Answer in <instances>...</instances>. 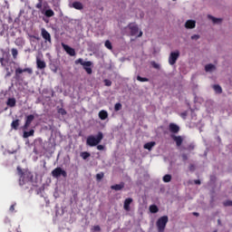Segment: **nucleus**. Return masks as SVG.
I'll list each match as a JSON object with an SVG mask.
<instances>
[{
    "label": "nucleus",
    "instance_id": "nucleus-1",
    "mask_svg": "<svg viewBox=\"0 0 232 232\" xmlns=\"http://www.w3.org/2000/svg\"><path fill=\"white\" fill-rule=\"evenodd\" d=\"M104 139V134H102V131H99L96 136L90 135L87 137L86 144L87 146H90L91 148H94V146H98V144H101V141Z\"/></svg>",
    "mask_w": 232,
    "mask_h": 232
},
{
    "label": "nucleus",
    "instance_id": "nucleus-2",
    "mask_svg": "<svg viewBox=\"0 0 232 232\" xmlns=\"http://www.w3.org/2000/svg\"><path fill=\"white\" fill-rule=\"evenodd\" d=\"M127 28H129L132 37H142V31L139 30V25H137V24L130 23L128 24Z\"/></svg>",
    "mask_w": 232,
    "mask_h": 232
},
{
    "label": "nucleus",
    "instance_id": "nucleus-3",
    "mask_svg": "<svg viewBox=\"0 0 232 232\" xmlns=\"http://www.w3.org/2000/svg\"><path fill=\"white\" fill-rule=\"evenodd\" d=\"M168 222H169L168 216L160 217L156 222L158 232H164L166 229V226L168 225Z\"/></svg>",
    "mask_w": 232,
    "mask_h": 232
},
{
    "label": "nucleus",
    "instance_id": "nucleus-4",
    "mask_svg": "<svg viewBox=\"0 0 232 232\" xmlns=\"http://www.w3.org/2000/svg\"><path fill=\"white\" fill-rule=\"evenodd\" d=\"M52 177L54 179H59V177L66 179V177H68V173H66V170L63 169L61 167H58L52 171Z\"/></svg>",
    "mask_w": 232,
    "mask_h": 232
},
{
    "label": "nucleus",
    "instance_id": "nucleus-5",
    "mask_svg": "<svg viewBox=\"0 0 232 232\" xmlns=\"http://www.w3.org/2000/svg\"><path fill=\"white\" fill-rule=\"evenodd\" d=\"M179 57H180V52H171L169 57V64H170V66L176 64L177 61L179 60Z\"/></svg>",
    "mask_w": 232,
    "mask_h": 232
},
{
    "label": "nucleus",
    "instance_id": "nucleus-6",
    "mask_svg": "<svg viewBox=\"0 0 232 232\" xmlns=\"http://www.w3.org/2000/svg\"><path fill=\"white\" fill-rule=\"evenodd\" d=\"M24 72L29 73V75H32V73H34V71L32 70V68H24V69L17 68L15 70L16 79H19V75H21V73H24Z\"/></svg>",
    "mask_w": 232,
    "mask_h": 232
},
{
    "label": "nucleus",
    "instance_id": "nucleus-7",
    "mask_svg": "<svg viewBox=\"0 0 232 232\" xmlns=\"http://www.w3.org/2000/svg\"><path fill=\"white\" fill-rule=\"evenodd\" d=\"M62 47L66 52V53H68V55H71V57H75V49L70 47L69 45L65 44L64 43H62Z\"/></svg>",
    "mask_w": 232,
    "mask_h": 232
},
{
    "label": "nucleus",
    "instance_id": "nucleus-8",
    "mask_svg": "<svg viewBox=\"0 0 232 232\" xmlns=\"http://www.w3.org/2000/svg\"><path fill=\"white\" fill-rule=\"evenodd\" d=\"M170 138L172 139V140H174V142H176V146H178V148H180V146H182V142H184V139L182 138V136L171 134Z\"/></svg>",
    "mask_w": 232,
    "mask_h": 232
},
{
    "label": "nucleus",
    "instance_id": "nucleus-9",
    "mask_svg": "<svg viewBox=\"0 0 232 232\" xmlns=\"http://www.w3.org/2000/svg\"><path fill=\"white\" fill-rule=\"evenodd\" d=\"M133 203V198H127L124 202H123V209L125 211H131V208L130 206H131V204Z\"/></svg>",
    "mask_w": 232,
    "mask_h": 232
},
{
    "label": "nucleus",
    "instance_id": "nucleus-10",
    "mask_svg": "<svg viewBox=\"0 0 232 232\" xmlns=\"http://www.w3.org/2000/svg\"><path fill=\"white\" fill-rule=\"evenodd\" d=\"M34 119H35V116L34 114L28 115L25 118V123L23 127V130H27L28 128H30V124H32V122H34Z\"/></svg>",
    "mask_w": 232,
    "mask_h": 232
},
{
    "label": "nucleus",
    "instance_id": "nucleus-11",
    "mask_svg": "<svg viewBox=\"0 0 232 232\" xmlns=\"http://www.w3.org/2000/svg\"><path fill=\"white\" fill-rule=\"evenodd\" d=\"M42 37L43 39H44L45 43H52V35L50 34V33H48V31H46V29L42 28Z\"/></svg>",
    "mask_w": 232,
    "mask_h": 232
},
{
    "label": "nucleus",
    "instance_id": "nucleus-12",
    "mask_svg": "<svg viewBox=\"0 0 232 232\" xmlns=\"http://www.w3.org/2000/svg\"><path fill=\"white\" fill-rule=\"evenodd\" d=\"M169 130L170 131V133H179V131H180V127L176 123H169Z\"/></svg>",
    "mask_w": 232,
    "mask_h": 232
},
{
    "label": "nucleus",
    "instance_id": "nucleus-13",
    "mask_svg": "<svg viewBox=\"0 0 232 232\" xmlns=\"http://www.w3.org/2000/svg\"><path fill=\"white\" fill-rule=\"evenodd\" d=\"M75 64H81L82 66H92V62H84V60H82V58H79L78 60L75 61Z\"/></svg>",
    "mask_w": 232,
    "mask_h": 232
},
{
    "label": "nucleus",
    "instance_id": "nucleus-14",
    "mask_svg": "<svg viewBox=\"0 0 232 232\" xmlns=\"http://www.w3.org/2000/svg\"><path fill=\"white\" fill-rule=\"evenodd\" d=\"M36 66L39 70H44L46 68V63L39 58L36 59Z\"/></svg>",
    "mask_w": 232,
    "mask_h": 232
},
{
    "label": "nucleus",
    "instance_id": "nucleus-15",
    "mask_svg": "<svg viewBox=\"0 0 232 232\" xmlns=\"http://www.w3.org/2000/svg\"><path fill=\"white\" fill-rule=\"evenodd\" d=\"M195 26H197V22H195V20H188L185 24V27L190 30L195 28Z\"/></svg>",
    "mask_w": 232,
    "mask_h": 232
},
{
    "label": "nucleus",
    "instance_id": "nucleus-16",
    "mask_svg": "<svg viewBox=\"0 0 232 232\" xmlns=\"http://www.w3.org/2000/svg\"><path fill=\"white\" fill-rule=\"evenodd\" d=\"M156 144L157 143L155 141L147 142L144 144L143 148L144 150H148L149 151H151V150H153Z\"/></svg>",
    "mask_w": 232,
    "mask_h": 232
},
{
    "label": "nucleus",
    "instance_id": "nucleus-17",
    "mask_svg": "<svg viewBox=\"0 0 232 232\" xmlns=\"http://www.w3.org/2000/svg\"><path fill=\"white\" fill-rule=\"evenodd\" d=\"M72 8H74L75 10H82L84 8V5H82V3L81 2H73L72 4Z\"/></svg>",
    "mask_w": 232,
    "mask_h": 232
},
{
    "label": "nucleus",
    "instance_id": "nucleus-18",
    "mask_svg": "<svg viewBox=\"0 0 232 232\" xmlns=\"http://www.w3.org/2000/svg\"><path fill=\"white\" fill-rule=\"evenodd\" d=\"M123 188L124 182H121L120 184L112 185L111 189H114V191H121V189H123Z\"/></svg>",
    "mask_w": 232,
    "mask_h": 232
},
{
    "label": "nucleus",
    "instance_id": "nucleus-19",
    "mask_svg": "<svg viewBox=\"0 0 232 232\" xmlns=\"http://www.w3.org/2000/svg\"><path fill=\"white\" fill-rule=\"evenodd\" d=\"M99 118L101 119V121H106V119H108V111H106L105 110L100 111Z\"/></svg>",
    "mask_w": 232,
    "mask_h": 232
},
{
    "label": "nucleus",
    "instance_id": "nucleus-20",
    "mask_svg": "<svg viewBox=\"0 0 232 232\" xmlns=\"http://www.w3.org/2000/svg\"><path fill=\"white\" fill-rule=\"evenodd\" d=\"M35 130L34 129L30 130L29 131L24 130L23 137L24 139H28V137H34Z\"/></svg>",
    "mask_w": 232,
    "mask_h": 232
},
{
    "label": "nucleus",
    "instance_id": "nucleus-21",
    "mask_svg": "<svg viewBox=\"0 0 232 232\" xmlns=\"http://www.w3.org/2000/svg\"><path fill=\"white\" fill-rule=\"evenodd\" d=\"M208 19H211L214 24H219V23H222V18H217L212 15H208Z\"/></svg>",
    "mask_w": 232,
    "mask_h": 232
},
{
    "label": "nucleus",
    "instance_id": "nucleus-22",
    "mask_svg": "<svg viewBox=\"0 0 232 232\" xmlns=\"http://www.w3.org/2000/svg\"><path fill=\"white\" fill-rule=\"evenodd\" d=\"M80 157H82L83 160H86L87 159H90V157H92V154H90V152L88 151H82L80 153Z\"/></svg>",
    "mask_w": 232,
    "mask_h": 232
},
{
    "label": "nucleus",
    "instance_id": "nucleus-23",
    "mask_svg": "<svg viewBox=\"0 0 232 232\" xmlns=\"http://www.w3.org/2000/svg\"><path fill=\"white\" fill-rule=\"evenodd\" d=\"M19 122H20L19 120L13 121L12 123H11V128L13 130H19Z\"/></svg>",
    "mask_w": 232,
    "mask_h": 232
},
{
    "label": "nucleus",
    "instance_id": "nucleus-24",
    "mask_svg": "<svg viewBox=\"0 0 232 232\" xmlns=\"http://www.w3.org/2000/svg\"><path fill=\"white\" fill-rule=\"evenodd\" d=\"M44 15H45V17H53L55 15V13L52 9H47L44 12Z\"/></svg>",
    "mask_w": 232,
    "mask_h": 232
},
{
    "label": "nucleus",
    "instance_id": "nucleus-25",
    "mask_svg": "<svg viewBox=\"0 0 232 232\" xmlns=\"http://www.w3.org/2000/svg\"><path fill=\"white\" fill-rule=\"evenodd\" d=\"M15 98H9L7 100V106H10V108H14L15 106Z\"/></svg>",
    "mask_w": 232,
    "mask_h": 232
},
{
    "label": "nucleus",
    "instance_id": "nucleus-26",
    "mask_svg": "<svg viewBox=\"0 0 232 232\" xmlns=\"http://www.w3.org/2000/svg\"><path fill=\"white\" fill-rule=\"evenodd\" d=\"M149 209L150 213H159V207L157 205H150Z\"/></svg>",
    "mask_w": 232,
    "mask_h": 232
},
{
    "label": "nucleus",
    "instance_id": "nucleus-27",
    "mask_svg": "<svg viewBox=\"0 0 232 232\" xmlns=\"http://www.w3.org/2000/svg\"><path fill=\"white\" fill-rule=\"evenodd\" d=\"M216 67L212 63H208L205 66V72H212V70H215Z\"/></svg>",
    "mask_w": 232,
    "mask_h": 232
},
{
    "label": "nucleus",
    "instance_id": "nucleus-28",
    "mask_svg": "<svg viewBox=\"0 0 232 232\" xmlns=\"http://www.w3.org/2000/svg\"><path fill=\"white\" fill-rule=\"evenodd\" d=\"M213 90L217 92V93H222V87L218 84H215L213 85Z\"/></svg>",
    "mask_w": 232,
    "mask_h": 232
},
{
    "label": "nucleus",
    "instance_id": "nucleus-29",
    "mask_svg": "<svg viewBox=\"0 0 232 232\" xmlns=\"http://www.w3.org/2000/svg\"><path fill=\"white\" fill-rule=\"evenodd\" d=\"M104 46L108 50H113V45L111 44V42H110V40L105 41Z\"/></svg>",
    "mask_w": 232,
    "mask_h": 232
},
{
    "label": "nucleus",
    "instance_id": "nucleus-30",
    "mask_svg": "<svg viewBox=\"0 0 232 232\" xmlns=\"http://www.w3.org/2000/svg\"><path fill=\"white\" fill-rule=\"evenodd\" d=\"M104 179V172H100L96 174V180L97 182H101Z\"/></svg>",
    "mask_w": 232,
    "mask_h": 232
},
{
    "label": "nucleus",
    "instance_id": "nucleus-31",
    "mask_svg": "<svg viewBox=\"0 0 232 232\" xmlns=\"http://www.w3.org/2000/svg\"><path fill=\"white\" fill-rule=\"evenodd\" d=\"M11 53H12L14 59H17V55H19V52L17 51V49L13 48L11 50Z\"/></svg>",
    "mask_w": 232,
    "mask_h": 232
},
{
    "label": "nucleus",
    "instance_id": "nucleus-32",
    "mask_svg": "<svg viewBox=\"0 0 232 232\" xmlns=\"http://www.w3.org/2000/svg\"><path fill=\"white\" fill-rule=\"evenodd\" d=\"M137 81H139L140 82H150V79H148V78H143V77H141L140 75H138V76H137Z\"/></svg>",
    "mask_w": 232,
    "mask_h": 232
},
{
    "label": "nucleus",
    "instance_id": "nucleus-33",
    "mask_svg": "<svg viewBox=\"0 0 232 232\" xmlns=\"http://www.w3.org/2000/svg\"><path fill=\"white\" fill-rule=\"evenodd\" d=\"M122 110V104L121 102H118L114 105V111H121Z\"/></svg>",
    "mask_w": 232,
    "mask_h": 232
},
{
    "label": "nucleus",
    "instance_id": "nucleus-34",
    "mask_svg": "<svg viewBox=\"0 0 232 232\" xmlns=\"http://www.w3.org/2000/svg\"><path fill=\"white\" fill-rule=\"evenodd\" d=\"M163 182H171V175L166 174V175L163 177Z\"/></svg>",
    "mask_w": 232,
    "mask_h": 232
},
{
    "label": "nucleus",
    "instance_id": "nucleus-35",
    "mask_svg": "<svg viewBox=\"0 0 232 232\" xmlns=\"http://www.w3.org/2000/svg\"><path fill=\"white\" fill-rule=\"evenodd\" d=\"M83 70H85V72H87L88 75H92V70L90 66H84Z\"/></svg>",
    "mask_w": 232,
    "mask_h": 232
},
{
    "label": "nucleus",
    "instance_id": "nucleus-36",
    "mask_svg": "<svg viewBox=\"0 0 232 232\" xmlns=\"http://www.w3.org/2000/svg\"><path fill=\"white\" fill-rule=\"evenodd\" d=\"M223 206H225V208H232V201L231 200H227L223 202Z\"/></svg>",
    "mask_w": 232,
    "mask_h": 232
},
{
    "label": "nucleus",
    "instance_id": "nucleus-37",
    "mask_svg": "<svg viewBox=\"0 0 232 232\" xmlns=\"http://www.w3.org/2000/svg\"><path fill=\"white\" fill-rule=\"evenodd\" d=\"M151 66L155 68L156 70H160V65L155 62L151 63Z\"/></svg>",
    "mask_w": 232,
    "mask_h": 232
},
{
    "label": "nucleus",
    "instance_id": "nucleus-38",
    "mask_svg": "<svg viewBox=\"0 0 232 232\" xmlns=\"http://www.w3.org/2000/svg\"><path fill=\"white\" fill-rule=\"evenodd\" d=\"M58 113H60V115H66V110L60 108L58 109Z\"/></svg>",
    "mask_w": 232,
    "mask_h": 232
},
{
    "label": "nucleus",
    "instance_id": "nucleus-39",
    "mask_svg": "<svg viewBox=\"0 0 232 232\" xmlns=\"http://www.w3.org/2000/svg\"><path fill=\"white\" fill-rule=\"evenodd\" d=\"M192 41H198L200 39V35L198 34H194L191 36Z\"/></svg>",
    "mask_w": 232,
    "mask_h": 232
},
{
    "label": "nucleus",
    "instance_id": "nucleus-40",
    "mask_svg": "<svg viewBox=\"0 0 232 232\" xmlns=\"http://www.w3.org/2000/svg\"><path fill=\"white\" fill-rule=\"evenodd\" d=\"M103 82H104L105 86H111V81H110V80H108V79H105V80L103 81Z\"/></svg>",
    "mask_w": 232,
    "mask_h": 232
},
{
    "label": "nucleus",
    "instance_id": "nucleus-41",
    "mask_svg": "<svg viewBox=\"0 0 232 232\" xmlns=\"http://www.w3.org/2000/svg\"><path fill=\"white\" fill-rule=\"evenodd\" d=\"M12 73H14V70L7 71V72H6V74H5V78H7V77H12Z\"/></svg>",
    "mask_w": 232,
    "mask_h": 232
},
{
    "label": "nucleus",
    "instance_id": "nucleus-42",
    "mask_svg": "<svg viewBox=\"0 0 232 232\" xmlns=\"http://www.w3.org/2000/svg\"><path fill=\"white\" fill-rule=\"evenodd\" d=\"M181 159H182V160H183L184 162H186V160H188V154L183 153V154L181 155Z\"/></svg>",
    "mask_w": 232,
    "mask_h": 232
},
{
    "label": "nucleus",
    "instance_id": "nucleus-43",
    "mask_svg": "<svg viewBox=\"0 0 232 232\" xmlns=\"http://www.w3.org/2000/svg\"><path fill=\"white\" fill-rule=\"evenodd\" d=\"M24 185V177L23 175L20 177V186Z\"/></svg>",
    "mask_w": 232,
    "mask_h": 232
},
{
    "label": "nucleus",
    "instance_id": "nucleus-44",
    "mask_svg": "<svg viewBox=\"0 0 232 232\" xmlns=\"http://www.w3.org/2000/svg\"><path fill=\"white\" fill-rule=\"evenodd\" d=\"M188 169H189V171H195V165L194 164H190L188 166Z\"/></svg>",
    "mask_w": 232,
    "mask_h": 232
},
{
    "label": "nucleus",
    "instance_id": "nucleus-45",
    "mask_svg": "<svg viewBox=\"0 0 232 232\" xmlns=\"http://www.w3.org/2000/svg\"><path fill=\"white\" fill-rule=\"evenodd\" d=\"M96 146H97V150H99V151H102L104 150L103 145H96Z\"/></svg>",
    "mask_w": 232,
    "mask_h": 232
},
{
    "label": "nucleus",
    "instance_id": "nucleus-46",
    "mask_svg": "<svg viewBox=\"0 0 232 232\" xmlns=\"http://www.w3.org/2000/svg\"><path fill=\"white\" fill-rule=\"evenodd\" d=\"M93 231H101V227L99 225L94 226Z\"/></svg>",
    "mask_w": 232,
    "mask_h": 232
},
{
    "label": "nucleus",
    "instance_id": "nucleus-47",
    "mask_svg": "<svg viewBox=\"0 0 232 232\" xmlns=\"http://www.w3.org/2000/svg\"><path fill=\"white\" fill-rule=\"evenodd\" d=\"M0 63H1V65L5 67L6 64H5V58H0Z\"/></svg>",
    "mask_w": 232,
    "mask_h": 232
},
{
    "label": "nucleus",
    "instance_id": "nucleus-48",
    "mask_svg": "<svg viewBox=\"0 0 232 232\" xmlns=\"http://www.w3.org/2000/svg\"><path fill=\"white\" fill-rule=\"evenodd\" d=\"M10 211L11 212H14V211H15V204H14V205H11V207H10Z\"/></svg>",
    "mask_w": 232,
    "mask_h": 232
},
{
    "label": "nucleus",
    "instance_id": "nucleus-49",
    "mask_svg": "<svg viewBox=\"0 0 232 232\" xmlns=\"http://www.w3.org/2000/svg\"><path fill=\"white\" fill-rule=\"evenodd\" d=\"M36 8H38V9H41V8H43V3H38L37 5H36Z\"/></svg>",
    "mask_w": 232,
    "mask_h": 232
},
{
    "label": "nucleus",
    "instance_id": "nucleus-50",
    "mask_svg": "<svg viewBox=\"0 0 232 232\" xmlns=\"http://www.w3.org/2000/svg\"><path fill=\"white\" fill-rule=\"evenodd\" d=\"M194 184L200 186V184H201L200 179L194 180Z\"/></svg>",
    "mask_w": 232,
    "mask_h": 232
},
{
    "label": "nucleus",
    "instance_id": "nucleus-51",
    "mask_svg": "<svg viewBox=\"0 0 232 232\" xmlns=\"http://www.w3.org/2000/svg\"><path fill=\"white\" fill-rule=\"evenodd\" d=\"M187 116H188V113H186V112H182L181 113L182 119H186Z\"/></svg>",
    "mask_w": 232,
    "mask_h": 232
},
{
    "label": "nucleus",
    "instance_id": "nucleus-52",
    "mask_svg": "<svg viewBox=\"0 0 232 232\" xmlns=\"http://www.w3.org/2000/svg\"><path fill=\"white\" fill-rule=\"evenodd\" d=\"M193 215L195 216V217H198V212H193Z\"/></svg>",
    "mask_w": 232,
    "mask_h": 232
},
{
    "label": "nucleus",
    "instance_id": "nucleus-53",
    "mask_svg": "<svg viewBox=\"0 0 232 232\" xmlns=\"http://www.w3.org/2000/svg\"><path fill=\"white\" fill-rule=\"evenodd\" d=\"M5 71H6V72H12V70L10 71V68H8V67H5Z\"/></svg>",
    "mask_w": 232,
    "mask_h": 232
},
{
    "label": "nucleus",
    "instance_id": "nucleus-54",
    "mask_svg": "<svg viewBox=\"0 0 232 232\" xmlns=\"http://www.w3.org/2000/svg\"><path fill=\"white\" fill-rule=\"evenodd\" d=\"M188 148H189V150H194L195 149V147L191 146V145Z\"/></svg>",
    "mask_w": 232,
    "mask_h": 232
},
{
    "label": "nucleus",
    "instance_id": "nucleus-55",
    "mask_svg": "<svg viewBox=\"0 0 232 232\" xmlns=\"http://www.w3.org/2000/svg\"><path fill=\"white\" fill-rule=\"evenodd\" d=\"M44 168H46V161L44 162Z\"/></svg>",
    "mask_w": 232,
    "mask_h": 232
},
{
    "label": "nucleus",
    "instance_id": "nucleus-56",
    "mask_svg": "<svg viewBox=\"0 0 232 232\" xmlns=\"http://www.w3.org/2000/svg\"><path fill=\"white\" fill-rule=\"evenodd\" d=\"M218 224H220V219L218 220Z\"/></svg>",
    "mask_w": 232,
    "mask_h": 232
},
{
    "label": "nucleus",
    "instance_id": "nucleus-57",
    "mask_svg": "<svg viewBox=\"0 0 232 232\" xmlns=\"http://www.w3.org/2000/svg\"><path fill=\"white\" fill-rule=\"evenodd\" d=\"M17 169H19V171H21V169L17 168Z\"/></svg>",
    "mask_w": 232,
    "mask_h": 232
},
{
    "label": "nucleus",
    "instance_id": "nucleus-58",
    "mask_svg": "<svg viewBox=\"0 0 232 232\" xmlns=\"http://www.w3.org/2000/svg\"><path fill=\"white\" fill-rule=\"evenodd\" d=\"M214 232H218L217 230H215Z\"/></svg>",
    "mask_w": 232,
    "mask_h": 232
}]
</instances>
